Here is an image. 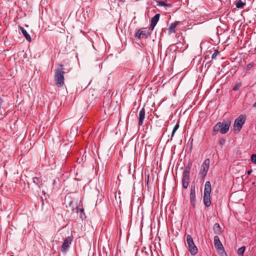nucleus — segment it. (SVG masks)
Segmentation results:
<instances>
[{"mask_svg":"<svg viewBox=\"0 0 256 256\" xmlns=\"http://www.w3.org/2000/svg\"><path fill=\"white\" fill-rule=\"evenodd\" d=\"M210 163V160L208 158L206 159L200 166L199 174L202 178H204L207 174L209 169Z\"/></svg>","mask_w":256,"mask_h":256,"instance_id":"4","label":"nucleus"},{"mask_svg":"<svg viewBox=\"0 0 256 256\" xmlns=\"http://www.w3.org/2000/svg\"><path fill=\"white\" fill-rule=\"evenodd\" d=\"M148 32L146 30H138L135 34V37L138 39L145 38L147 37Z\"/></svg>","mask_w":256,"mask_h":256,"instance_id":"12","label":"nucleus"},{"mask_svg":"<svg viewBox=\"0 0 256 256\" xmlns=\"http://www.w3.org/2000/svg\"><path fill=\"white\" fill-rule=\"evenodd\" d=\"M245 250L246 248L244 246H242L238 249L237 254L240 256H243Z\"/></svg>","mask_w":256,"mask_h":256,"instance_id":"21","label":"nucleus"},{"mask_svg":"<svg viewBox=\"0 0 256 256\" xmlns=\"http://www.w3.org/2000/svg\"><path fill=\"white\" fill-rule=\"evenodd\" d=\"M158 5L159 6H163L166 7H171L172 4H166L164 1H158Z\"/></svg>","mask_w":256,"mask_h":256,"instance_id":"22","label":"nucleus"},{"mask_svg":"<svg viewBox=\"0 0 256 256\" xmlns=\"http://www.w3.org/2000/svg\"><path fill=\"white\" fill-rule=\"evenodd\" d=\"M186 242L190 254L193 256L196 255L197 254L198 250L196 246H195L190 235H187Z\"/></svg>","mask_w":256,"mask_h":256,"instance_id":"5","label":"nucleus"},{"mask_svg":"<svg viewBox=\"0 0 256 256\" xmlns=\"http://www.w3.org/2000/svg\"><path fill=\"white\" fill-rule=\"evenodd\" d=\"M246 121V116L244 115H240L236 119L234 124V132H238L240 130Z\"/></svg>","mask_w":256,"mask_h":256,"instance_id":"3","label":"nucleus"},{"mask_svg":"<svg viewBox=\"0 0 256 256\" xmlns=\"http://www.w3.org/2000/svg\"><path fill=\"white\" fill-rule=\"evenodd\" d=\"M219 53H220V52L218 51V50H214V52L212 56V59H214Z\"/></svg>","mask_w":256,"mask_h":256,"instance_id":"26","label":"nucleus"},{"mask_svg":"<svg viewBox=\"0 0 256 256\" xmlns=\"http://www.w3.org/2000/svg\"><path fill=\"white\" fill-rule=\"evenodd\" d=\"M254 66V63L252 62L246 65V70H250Z\"/></svg>","mask_w":256,"mask_h":256,"instance_id":"25","label":"nucleus"},{"mask_svg":"<svg viewBox=\"0 0 256 256\" xmlns=\"http://www.w3.org/2000/svg\"><path fill=\"white\" fill-rule=\"evenodd\" d=\"M2 102H3V100H2V98L0 97V110L1 109V106L2 104Z\"/></svg>","mask_w":256,"mask_h":256,"instance_id":"28","label":"nucleus"},{"mask_svg":"<svg viewBox=\"0 0 256 256\" xmlns=\"http://www.w3.org/2000/svg\"><path fill=\"white\" fill-rule=\"evenodd\" d=\"M222 126V122H218L215 124L213 128L212 134L216 135L218 132H220V127Z\"/></svg>","mask_w":256,"mask_h":256,"instance_id":"17","label":"nucleus"},{"mask_svg":"<svg viewBox=\"0 0 256 256\" xmlns=\"http://www.w3.org/2000/svg\"><path fill=\"white\" fill-rule=\"evenodd\" d=\"M160 17V14H157L152 18L150 29L152 30L158 23Z\"/></svg>","mask_w":256,"mask_h":256,"instance_id":"9","label":"nucleus"},{"mask_svg":"<svg viewBox=\"0 0 256 256\" xmlns=\"http://www.w3.org/2000/svg\"><path fill=\"white\" fill-rule=\"evenodd\" d=\"M242 86V83L240 82L235 84L232 90L234 91H237L239 90L240 87Z\"/></svg>","mask_w":256,"mask_h":256,"instance_id":"23","label":"nucleus"},{"mask_svg":"<svg viewBox=\"0 0 256 256\" xmlns=\"http://www.w3.org/2000/svg\"><path fill=\"white\" fill-rule=\"evenodd\" d=\"M211 190L212 188L210 182L209 181H208L205 183L204 194H210Z\"/></svg>","mask_w":256,"mask_h":256,"instance_id":"16","label":"nucleus"},{"mask_svg":"<svg viewBox=\"0 0 256 256\" xmlns=\"http://www.w3.org/2000/svg\"><path fill=\"white\" fill-rule=\"evenodd\" d=\"M246 5V3L242 1V0H239L236 3V7L238 8H242Z\"/></svg>","mask_w":256,"mask_h":256,"instance_id":"20","label":"nucleus"},{"mask_svg":"<svg viewBox=\"0 0 256 256\" xmlns=\"http://www.w3.org/2000/svg\"><path fill=\"white\" fill-rule=\"evenodd\" d=\"M252 170H249L248 171V175H250L251 174V173L252 172Z\"/></svg>","mask_w":256,"mask_h":256,"instance_id":"29","label":"nucleus"},{"mask_svg":"<svg viewBox=\"0 0 256 256\" xmlns=\"http://www.w3.org/2000/svg\"><path fill=\"white\" fill-rule=\"evenodd\" d=\"M222 126L220 127V134H225L229 130L230 126V122L228 120L222 123Z\"/></svg>","mask_w":256,"mask_h":256,"instance_id":"10","label":"nucleus"},{"mask_svg":"<svg viewBox=\"0 0 256 256\" xmlns=\"http://www.w3.org/2000/svg\"><path fill=\"white\" fill-rule=\"evenodd\" d=\"M213 230L216 234L220 235L222 233V230L220 224L216 223L213 226Z\"/></svg>","mask_w":256,"mask_h":256,"instance_id":"15","label":"nucleus"},{"mask_svg":"<svg viewBox=\"0 0 256 256\" xmlns=\"http://www.w3.org/2000/svg\"><path fill=\"white\" fill-rule=\"evenodd\" d=\"M72 240L73 238L72 236H68L64 239L60 248L61 251L63 253L65 254L67 252L70 246V245L72 244Z\"/></svg>","mask_w":256,"mask_h":256,"instance_id":"6","label":"nucleus"},{"mask_svg":"<svg viewBox=\"0 0 256 256\" xmlns=\"http://www.w3.org/2000/svg\"><path fill=\"white\" fill-rule=\"evenodd\" d=\"M190 168L191 166H188L182 172V188H187L189 184Z\"/></svg>","mask_w":256,"mask_h":256,"instance_id":"2","label":"nucleus"},{"mask_svg":"<svg viewBox=\"0 0 256 256\" xmlns=\"http://www.w3.org/2000/svg\"><path fill=\"white\" fill-rule=\"evenodd\" d=\"M190 200L191 204L192 206H194L196 204V190L195 186H192L190 188Z\"/></svg>","mask_w":256,"mask_h":256,"instance_id":"8","label":"nucleus"},{"mask_svg":"<svg viewBox=\"0 0 256 256\" xmlns=\"http://www.w3.org/2000/svg\"><path fill=\"white\" fill-rule=\"evenodd\" d=\"M33 182L38 186L39 188H40L42 185V180L40 178L34 177L33 178Z\"/></svg>","mask_w":256,"mask_h":256,"instance_id":"19","label":"nucleus"},{"mask_svg":"<svg viewBox=\"0 0 256 256\" xmlns=\"http://www.w3.org/2000/svg\"><path fill=\"white\" fill-rule=\"evenodd\" d=\"M180 24V22L176 21L173 23H172L168 28V31L169 34H172L176 32V27Z\"/></svg>","mask_w":256,"mask_h":256,"instance_id":"13","label":"nucleus"},{"mask_svg":"<svg viewBox=\"0 0 256 256\" xmlns=\"http://www.w3.org/2000/svg\"><path fill=\"white\" fill-rule=\"evenodd\" d=\"M60 68L56 70L55 72L54 80L56 84L58 87L62 86L64 84V72L63 71V66L60 64Z\"/></svg>","mask_w":256,"mask_h":256,"instance_id":"1","label":"nucleus"},{"mask_svg":"<svg viewBox=\"0 0 256 256\" xmlns=\"http://www.w3.org/2000/svg\"><path fill=\"white\" fill-rule=\"evenodd\" d=\"M80 211H81L82 212L84 211V210H83V209H80Z\"/></svg>","mask_w":256,"mask_h":256,"instance_id":"31","label":"nucleus"},{"mask_svg":"<svg viewBox=\"0 0 256 256\" xmlns=\"http://www.w3.org/2000/svg\"><path fill=\"white\" fill-rule=\"evenodd\" d=\"M204 202L206 206H210L211 204L210 194H204Z\"/></svg>","mask_w":256,"mask_h":256,"instance_id":"14","label":"nucleus"},{"mask_svg":"<svg viewBox=\"0 0 256 256\" xmlns=\"http://www.w3.org/2000/svg\"><path fill=\"white\" fill-rule=\"evenodd\" d=\"M254 107H256V102L253 104Z\"/></svg>","mask_w":256,"mask_h":256,"instance_id":"30","label":"nucleus"},{"mask_svg":"<svg viewBox=\"0 0 256 256\" xmlns=\"http://www.w3.org/2000/svg\"><path fill=\"white\" fill-rule=\"evenodd\" d=\"M20 30L22 34H23L24 36V38H26V39L28 41V42H30L31 41V38H30V34L28 33V32H26V30L22 27L20 26Z\"/></svg>","mask_w":256,"mask_h":256,"instance_id":"18","label":"nucleus"},{"mask_svg":"<svg viewBox=\"0 0 256 256\" xmlns=\"http://www.w3.org/2000/svg\"><path fill=\"white\" fill-rule=\"evenodd\" d=\"M214 244L218 253L222 254L224 253V248L218 236H214Z\"/></svg>","mask_w":256,"mask_h":256,"instance_id":"7","label":"nucleus"},{"mask_svg":"<svg viewBox=\"0 0 256 256\" xmlns=\"http://www.w3.org/2000/svg\"><path fill=\"white\" fill-rule=\"evenodd\" d=\"M178 128H179V124H178V123H177L175 125V126H174V128H173L171 140H172V137L174 136Z\"/></svg>","mask_w":256,"mask_h":256,"instance_id":"24","label":"nucleus"},{"mask_svg":"<svg viewBox=\"0 0 256 256\" xmlns=\"http://www.w3.org/2000/svg\"><path fill=\"white\" fill-rule=\"evenodd\" d=\"M145 118V110L144 108H142L138 114V126H142L144 122V120Z\"/></svg>","mask_w":256,"mask_h":256,"instance_id":"11","label":"nucleus"},{"mask_svg":"<svg viewBox=\"0 0 256 256\" xmlns=\"http://www.w3.org/2000/svg\"><path fill=\"white\" fill-rule=\"evenodd\" d=\"M251 160L254 164H256V154H253L252 155Z\"/></svg>","mask_w":256,"mask_h":256,"instance_id":"27","label":"nucleus"}]
</instances>
